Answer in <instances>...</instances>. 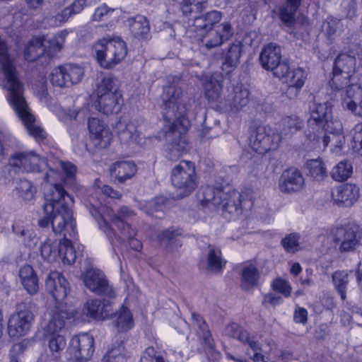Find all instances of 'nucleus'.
I'll use <instances>...</instances> for the list:
<instances>
[{"instance_id": "1", "label": "nucleus", "mask_w": 362, "mask_h": 362, "mask_svg": "<svg viewBox=\"0 0 362 362\" xmlns=\"http://www.w3.org/2000/svg\"><path fill=\"white\" fill-rule=\"evenodd\" d=\"M73 197L59 186L54 187L51 193L46 195V203H44L43 217L38 220V225L42 228L52 226L54 234H63L64 240L59 243V257L64 264L74 263L76 251L68 239L76 235V223L73 218L71 205Z\"/></svg>"}, {"instance_id": "2", "label": "nucleus", "mask_w": 362, "mask_h": 362, "mask_svg": "<svg viewBox=\"0 0 362 362\" xmlns=\"http://www.w3.org/2000/svg\"><path fill=\"white\" fill-rule=\"evenodd\" d=\"M0 86L8 92V100L15 112L25 126L29 134L37 140L47 136L44 129L35 124V118L31 114L23 96V87L18 71L7 53V46L0 38Z\"/></svg>"}, {"instance_id": "3", "label": "nucleus", "mask_w": 362, "mask_h": 362, "mask_svg": "<svg viewBox=\"0 0 362 362\" xmlns=\"http://www.w3.org/2000/svg\"><path fill=\"white\" fill-rule=\"evenodd\" d=\"M161 107L165 119L173 122L165 131L170 158L175 159L187 151L185 133L188 120L185 118L187 107L184 103L181 90L174 86L163 87L160 95Z\"/></svg>"}, {"instance_id": "4", "label": "nucleus", "mask_w": 362, "mask_h": 362, "mask_svg": "<svg viewBox=\"0 0 362 362\" xmlns=\"http://www.w3.org/2000/svg\"><path fill=\"white\" fill-rule=\"evenodd\" d=\"M8 167L18 168L26 173H35L36 179L42 184H49L47 186L48 192L45 194V203H46V195L52 192L54 187L58 185L64 190L62 185L57 182L58 180L62 179L63 175L59 171L49 168L46 160L33 151L13 155L10 159Z\"/></svg>"}, {"instance_id": "5", "label": "nucleus", "mask_w": 362, "mask_h": 362, "mask_svg": "<svg viewBox=\"0 0 362 362\" xmlns=\"http://www.w3.org/2000/svg\"><path fill=\"white\" fill-rule=\"evenodd\" d=\"M241 194L230 185L228 179L202 189V204L210 210L221 208L233 216L242 214Z\"/></svg>"}, {"instance_id": "6", "label": "nucleus", "mask_w": 362, "mask_h": 362, "mask_svg": "<svg viewBox=\"0 0 362 362\" xmlns=\"http://www.w3.org/2000/svg\"><path fill=\"white\" fill-rule=\"evenodd\" d=\"M310 117L308 120V124L313 129L314 134L320 130L325 131L326 134L322 138L323 146L325 148L331 141L335 140L338 144V129L332 121L331 107L326 103H317L313 102L310 105Z\"/></svg>"}, {"instance_id": "7", "label": "nucleus", "mask_w": 362, "mask_h": 362, "mask_svg": "<svg viewBox=\"0 0 362 362\" xmlns=\"http://www.w3.org/2000/svg\"><path fill=\"white\" fill-rule=\"evenodd\" d=\"M208 0H183L181 6L182 14L189 21H192V26L201 33L209 29H214L222 19L223 14L218 11H211L197 16L204 8Z\"/></svg>"}, {"instance_id": "8", "label": "nucleus", "mask_w": 362, "mask_h": 362, "mask_svg": "<svg viewBox=\"0 0 362 362\" xmlns=\"http://www.w3.org/2000/svg\"><path fill=\"white\" fill-rule=\"evenodd\" d=\"M95 107L105 115L117 113L122 107V95L118 90L117 79L112 76H105L98 85Z\"/></svg>"}, {"instance_id": "9", "label": "nucleus", "mask_w": 362, "mask_h": 362, "mask_svg": "<svg viewBox=\"0 0 362 362\" xmlns=\"http://www.w3.org/2000/svg\"><path fill=\"white\" fill-rule=\"evenodd\" d=\"M170 180L177 190V197L182 199L191 194L199 185L194 163L182 160L171 171Z\"/></svg>"}, {"instance_id": "10", "label": "nucleus", "mask_w": 362, "mask_h": 362, "mask_svg": "<svg viewBox=\"0 0 362 362\" xmlns=\"http://www.w3.org/2000/svg\"><path fill=\"white\" fill-rule=\"evenodd\" d=\"M281 140V135L267 126H258L251 129L249 137L250 147L259 154L275 150Z\"/></svg>"}, {"instance_id": "11", "label": "nucleus", "mask_w": 362, "mask_h": 362, "mask_svg": "<svg viewBox=\"0 0 362 362\" xmlns=\"http://www.w3.org/2000/svg\"><path fill=\"white\" fill-rule=\"evenodd\" d=\"M100 209L101 211V216L104 218L105 221L107 223V218H110L111 223L115 226L119 230V233L127 238H131L133 235H136V229L133 228L127 221L135 216V212L130 209L126 206H123L119 208L116 214H112V211L105 206H95L90 204L88 206V210L90 212V209L93 208Z\"/></svg>"}, {"instance_id": "12", "label": "nucleus", "mask_w": 362, "mask_h": 362, "mask_svg": "<svg viewBox=\"0 0 362 362\" xmlns=\"http://www.w3.org/2000/svg\"><path fill=\"white\" fill-rule=\"evenodd\" d=\"M281 47L275 43H269L262 50L259 62L263 69L272 71L274 76L281 78L288 73V64L281 62Z\"/></svg>"}, {"instance_id": "13", "label": "nucleus", "mask_w": 362, "mask_h": 362, "mask_svg": "<svg viewBox=\"0 0 362 362\" xmlns=\"http://www.w3.org/2000/svg\"><path fill=\"white\" fill-rule=\"evenodd\" d=\"M34 315L25 305H18L8 321V332L12 337L24 336L30 331L34 322Z\"/></svg>"}, {"instance_id": "14", "label": "nucleus", "mask_w": 362, "mask_h": 362, "mask_svg": "<svg viewBox=\"0 0 362 362\" xmlns=\"http://www.w3.org/2000/svg\"><path fill=\"white\" fill-rule=\"evenodd\" d=\"M192 325L196 329L198 339L209 361H216L221 358L220 351L215 349V343L209 326L197 313H192Z\"/></svg>"}, {"instance_id": "15", "label": "nucleus", "mask_w": 362, "mask_h": 362, "mask_svg": "<svg viewBox=\"0 0 362 362\" xmlns=\"http://www.w3.org/2000/svg\"><path fill=\"white\" fill-rule=\"evenodd\" d=\"M94 351V339L88 333L74 336L68 348L69 359L71 362H87Z\"/></svg>"}, {"instance_id": "16", "label": "nucleus", "mask_w": 362, "mask_h": 362, "mask_svg": "<svg viewBox=\"0 0 362 362\" xmlns=\"http://www.w3.org/2000/svg\"><path fill=\"white\" fill-rule=\"evenodd\" d=\"M83 74L84 71L81 66L66 64L53 69L50 74V81L54 86L69 87L79 83Z\"/></svg>"}, {"instance_id": "17", "label": "nucleus", "mask_w": 362, "mask_h": 362, "mask_svg": "<svg viewBox=\"0 0 362 362\" xmlns=\"http://www.w3.org/2000/svg\"><path fill=\"white\" fill-rule=\"evenodd\" d=\"M83 282L87 288L98 296L109 298H114L116 296V293L108 279L99 269H88L83 276Z\"/></svg>"}, {"instance_id": "18", "label": "nucleus", "mask_w": 362, "mask_h": 362, "mask_svg": "<svg viewBox=\"0 0 362 362\" xmlns=\"http://www.w3.org/2000/svg\"><path fill=\"white\" fill-rule=\"evenodd\" d=\"M201 44L207 49L218 47L228 40L233 35V28L229 22H223L214 29H209L200 34Z\"/></svg>"}, {"instance_id": "19", "label": "nucleus", "mask_w": 362, "mask_h": 362, "mask_svg": "<svg viewBox=\"0 0 362 362\" xmlns=\"http://www.w3.org/2000/svg\"><path fill=\"white\" fill-rule=\"evenodd\" d=\"M90 214L96 220L99 228L105 233L112 245L119 246L121 245L125 240H128L129 243V246L132 249L136 251H139L141 250L142 244L139 240L134 238L136 235H133L131 238H127L122 235L121 234L120 235H117L114 229L109 225L108 223L105 221L104 218L101 216V211L100 209L93 207V210L90 209Z\"/></svg>"}, {"instance_id": "20", "label": "nucleus", "mask_w": 362, "mask_h": 362, "mask_svg": "<svg viewBox=\"0 0 362 362\" xmlns=\"http://www.w3.org/2000/svg\"><path fill=\"white\" fill-rule=\"evenodd\" d=\"M120 142L127 147L132 148L137 145L146 144V141L142 142V137L138 130L136 121H130L122 118L115 125Z\"/></svg>"}, {"instance_id": "21", "label": "nucleus", "mask_w": 362, "mask_h": 362, "mask_svg": "<svg viewBox=\"0 0 362 362\" xmlns=\"http://www.w3.org/2000/svg\"><path fill=\"white\" fill-rule=\"evenodd\" d=\"M88 127L93 144L98 148H107L111 141L112 134L107 125L97 117L88 119Z\"/></svg>"}, {"instance_id": "22", "label": "nucleus", "mask_w": 362, "mask_h": 362, "mask_svg": "<svg viewBox=\"0 0 362 362\" xmlns=\"http://www.w3.org/2000/svg\"><path fill=\"white\" fill-rule=\"evenodd\" d=\"M69 283L61 273L57 271L51 272L45 279V286L52 297L60 304L67 296Z\"/></svg>"}, {"instance_id": "23", "label": "nucleus", "mask_w": 362, "mask_h": 362, "mask_svg": "<svg viewBox=\"0 0 362 362\" xmlns=\"http://www.w3.org/2000/svg\"><path fill=\"white\" fill-rule=\"evenodd\" d=\"M83 313L93 319L104 320L109 319V317L112 315L113 310L110 301L91 299L84 304Z\"/></svg>"}, {"instance_id": "24", "label": "nucleus", "mask_w": 362, "mask_h": 362, "mask_svg": "<svg viewBox=\"0 0 362 362\" xmlns=\"http://www.w3.org/2000/svg\"><path fill=\"white\" fill-rule=\"evenodd\" d=\"M304 185V178L296 168L285 170L279 180V189L284 192H293L300 190Z\"/></svg>"}, {"instance_id": "25", "label": "nucleus", "mask_w": 362, "mask_h": 362, "mask_svg": "<svg viewBox=\"0 0 362 362\" xmlns=\"http://www.w3.org/2000/svg\"><path fill=\"white\" fill-rule=\"evenodd\" d=\"M94 51L98 62L104 69H112L117 65L109 39L103 38L97 42Z\"/></svg>"}, {"instance_id": "26", "label": "nucleus", "mask_w": 362, "mask_h": 362, "mask_svg": "<svg viewBox=\"0 0 362 362\" xmlns=\"http://www.w3.org/2000/svg\"><path fill=\"white\" fill-rule=\"evenodd\" d=\"M71 317V313L63 310L59 305L49 313V319L44 327L45 335L61 334L65 327V320Z\"/></svg>"}, {"instance_id": "27", "label": "nucleus", "mask_w": 362, "mask_h": 362, "mask_svg": "<svg viewBox=\"0 0 362 362\" xmlns=\"http://www.w3.org/2000/svg\"><path fill=\"white\" fill-rule=\"evenodd\" d=\"M345 107L356 116L362 117V88L357 84H352L346 90Z\"/></svg>"}, {"instance_id": "28", "label": "nucleus", "mask_w": 362, "mask_h": 362, "mask_svg": "<svg viewBox=\"0 0 362 362\" xmlns=\"http://www.w3.org/2000/svg\"><path fill=\"white\" fill-rule=\"evenodd\" d=\"M226 333L241 343L248 345L253 351L260 350V344L255 337L250 336L247 330L237 323L228 325L226 328Z\"/></svg>"}, {"instance_id": "29", "label": "nucleus", "mask_w": 362, "mask_h": 362, "mask_svg": "<svg viewBox=\"0 0 362 362\" xmlns=\"http://www.w3.org/2000/svg\"><path fill=\"white\" fill-rule=\"evenodd\" d=\"M343 237L341 240V250L351 251L356 248L362 238V232L354 223H350L343 228Z\"/></svg>"}, {"instance_id": "30", "label": "nucleus", "mask_w": 362, "mask_h": 362, "mask_svg": "<svg viewBox=\"0 0 362 362\" xmlns=\"http://www.w3.org/2000/svg\"><path fill=\"white\" fill-rule=\"evenodd\" d=\"M110 171L119 182H124L135 175L137 167L133 161L122 160L112 164Z\"/></svg>"}, {"instance_id": "31", "label": "nucleus", "mask_w": 362, "mask_h": 362, "mask_svg": "<svg viewBox=\"0 0 362 362\" xmlns=\"http://www.w3.org/2000/svg\"><path fill=\"white\" fill-rule=\"evenodd\" d=\"M242 47L240 42H236L231 44L224 52L222 69L226 74H230L239 64Z\"/></svg>"}, {"instance_id": "32", "label": "nucleus", "mask_w": 362, "mask_h": 362, "mask_svg": "<svg viewBox=\"0 0 362 362\" xmlns=\"http://www.w3.org/2000/svg\"><path fill=\"white\" fill-rule=\"evenodd\" d=\"M12 230L17 240L28 247H35L38 241L35 232L25 227L20 221H14Z\"/></svg>"}, {"instance_id": "33", "label": "nucleus", "mask_w": 362, "mask_h": 362, "mask_svg": "<svg viewBox=\"0 0 362 362\" xmlns=\"http://www.w3.org/2000/svg\"><path fill=\"white\" fill-rule=\"evenodd\" d=\"M109 318L113 319L114 326L119 332H126L133 328L134 320L130 310L124 305L113 312Z\"/></svg>"}, {"instance_id": "34", "label": "nucleus", "mask_w": 362, "mask_h": 362, "mask_svg": "<svg viewBox=\"0 0 362 362\" xmlns=\"http://www.w3.org/2000/svg\"><path fill=\"white\" fill-rule=\"evenodd\" d=\"M19 278L28 293L33 295L38 291V279L31 266L28 264L23 266L19 270Z\"/></svg>"}, {"instance_id": "35", "label": "nucleus", "mask_w": 362, "mask_h": 362, "mask_svg": "<svg viewBox=\"0 0 362 362\" xmlns=\"http://www.w3.org/2000/svg\"><path fill=\"white\" fill-rule=\"evenodd\" d=\"M249 91L246 88L236 87L233 93L223 98L226 107L231 110H238L247 105L249 101Z\"/></svg>"}, {"instance_id": "36", "label": "nucleus", "mask_w": 362, "mask_h": 362, "mask_svg": "<svg viewBox=\"0 0 362 362\" xmlns=\"http://www.w3.org/2000/svg\"><path fill=\"white\" fill-rule=\"evenodd\" d=\"M130 32L139 40L146 39L150 31V25L147 18L141 15L128 19Z\"/></svg>"}, {"instance_id": "37", "label": "nucleus", "mask_w": 362, "mask_h": 362, "mask_svg": "<svg viewBox=\"0 0 362 362\" xmlns=\"http://www.w3.org/2000/svg\"><path fill=\"white\" fill-rule=\"evenodd\" d=\"M127 357L124 341L120 339L112 344L111 349L104 356L103 362H125Z\"/></svg>"}, {"instance_id": "38", "label": "nucleus", "mask_w": 362, "mask_h": 362, "mask_svg": "<svg viewBox=\"0 0 362 362\" xmlns=\"http://www.w3.org/2000/svg\"><path fill=\"white\" fill-rule=\"evenodd\" d=\"M45 54L46 49L40 37L33 38L25 49V58L29 62H34Z\"/></svg>"}, {"instance_id": "39", "label": "nucleus", "mask_w": 362, "mask_h": 362, "mask_svg": "<svg viewBox=\"0 0 362 362\" xmlns=\"http://www.w3.org/2000/svg\"><path fill=\"white\" fill-rule=\"evenodd\" d=\"M206 98L213 102L223 103L221 98L222 84L214 76L207 80L204 85Z\"/></svg>"}, {"instance_id": "40", "label": "nucleus", "mask_w": 362, "mask_h": 362, "mask_svg": "<svg viewBox=\"0 0 362 362\" xmlns=\"http://www.w3.org/2000/svg\"><path fill=\"white\" fill-rule=\"evenodd\" d=\"M206 262L208 269L213 272H220L226 264L222 259L221 250L214 246L209 247Z\"/></svg>"}, {"instance_id": "41", "label": "nucleus", "mask_w": 362, "mask_h": 362, "mask_svg": "<svg viewBox=\"0 0 362 362\" xmlns=\"http://www.w3.org/2000/svg\"><path fill=\"white\" fill-rule=\"evenodd\" d=\"M281 78H285V81L289 86L288 90H292L293 88H296V90H298L303 86L306 76L302 69H294L292 71H290L289 69L288 73Z\"/></svg>"}, {"instance_id": "42", "label": "nucleus", "mask_w": 362, "mask_h": 362, "mask_svg": "<svg viewBox=\"0 0 362 362\" xmlns=\"http://www.w3.org/2000/svg\"><path fill=\"white\" fill-rule=\"evenodd\" d=\"M259 272L256 267L250 264L242 269L241 286L244 290H249L254 287L259 279Z\"/></svg>"}, {"instance_id": "43", "label": "nucleus", "mask_w": 362, "mask_h": 362, "mask_svg": "<svg viewBox=\"0 0 362 362\" xmlns=\"http://www.w3.org/2000/svg\"><path fill=\"white\" fill-rule=\"evenodd\" d=\"M59 243L47 238L40 245V255L48 262L57 260L59 257Z\"/></svg>"}, {"instance_id": "44", "label": "nucleus", "mask_w": 362, "mask_h": 362, "mask_svg": "<svg viewBox=\"0 0 362 362\" xmlns=\"http://www.w3.org/2000/svg\"><path fill=\"white\" fill-rule=\"evenodd\" d=\"M359 197V188L354 184L346 183L341 185V204L351 206Z\"/></svg>"}, {"instance_id": "45", "label": "nucleus", "mask_w": 362, "mask_h": 362, "mask_svg": "<svg viewBox=\"0 0 362 362\" xmlns=\"http://www.w3.org/2000/svg\"><path fill=\"white\" fill-rule=\"evenodd\" d=\"M302 121L296 115L284 118L281 124V136H286L295 134L302 128Z\"/></svg>"}, {"instance_id": "46", "label": "nucleus", "mask_w": 362, "mask_h": 362, "mask_svg": "<svg viewBox=\"0 0 362 362\" xmlns=\"http://www.w3.org/2000/svg\"><path fill=\"white\" fill-rule=\"evenodd\" d=\"M48 337V347L52 357L60 358L62 352L66 346V341L62 334L46 335Z\"/></svg>"}, {"instance_id": "47", "label": "nucleus", "mask_w": 362, "mask_h": 362, "mask_svg": "<svg viewBox=\"0 0 362 362\" xmlns=\"http://www.w3.org/2000/svg\"><path fill=\"white\" fill-rule=\"evenodd\" d=\"M69 32L67 30H63L49 40V49L46 50V54L51 57L59 52Z\"/></svg>"}, {"instance_id": "48", "label": "nucleus", "mask_w": 362, "mask_h": 362, "mask_svg": "<svg viewBox=\"0 0 362 362\" xmlns=\"http://www.w3.org/2000/svg\"><path fill=\"white\" fill-rule=\"evenodd\" d=\"M165 198L158 197L156 199L141 202L139 209L146 214L153 216L156 212H163L165 209Z\"/></svg>"}, {"instance_id": "49", "label": "nucleus", "mask_w": 362, "mask_h": 362, "mask_svg": "<svg viewBox=\"0 0 362 362\" xmlns=\"http://www.w3.org/2000/svg\"><path fill=\"white\" fill-rule=\"evenodd\" d=\"M109 42L112 44L113 56L117 64H118L125 58L127 54V45L119 37L109 39Z\"/></svg>"}, {"instance_id": "50", "label": "nucleus", "mask_w": 362, "mask_h": 362, "mask_svg": "<svg viewBox=\"0 0 362 362\" xmlns=\"http://www.w3.org/2000/svg\"><path fill=\"white\" fill-rule=\"evenodd\" d=\"M298 9L283 4L279 8V18L287 27L291 28L296 23V15Z\"/></svg>"}, {"instance_id": "51", "label": "nucleus", "mask_w": 362, "mask_h": 362, "mask_svg": "<svg viewBox=\"0 0 362 362\" xmlns=\"http://www.w3.org/2000/svg\"><path fill=\"white\" fill-rule=\"evenodd\" d=\"M307 168L310 176L317 180H322L326 175V168L320 159L308 161Z\"/></svg>"}, {"instance_id": "52", "label": "nucleus", "mask_w": 362, "mask_h": 362, "mask_svg": "<svg viewBox=\"0 0 362 362\" xmlns=\"http://www.w3.org/2000/svg\"><path fill=\"white\" fill-rule=\"evenodd\" d=\"M16 189L19 195L25 200H31L36 192L35 187L28 180L22 179L18 182Z\"/></svg>"}, {"instance_id": "53", "label": "nucleus", "mask_w": 362, "mask_h": 362, "mask_svg": "<svg viewBox=\"0 0 362 362\" xmlns=\"http://www.w3.org/2000/svg\"><path fill=\"white\" fill-rule=\"evenodd\" d=\"M71 17L67 7L54 15L50 14L45 18L46 23L52 27H58L66 23Z\"/></svg>"}, {"instance_id": "54", "label": "nucleus", "mask_w": 362, "mask_h": 362, "mask_svg": "<svg viewBox=\"0 0 362 362\" xmlns=\"http://www.w3.org/2000/svg\"><path fill=\"white\" fill-rule=\"evenodd\" d=\"M299 239L298 233H290L281 240V244L287 252L294 253L300 250Z\"/></svg>"}, {"instance_id": "55", "label": "nucleus", "mask_w": 362, "mask_h": 362, "mask_svg": "<svg viewBox=\"0 0 362 362\" xmlns=\"http://www.w3.org/2000/svg\"><path fill=\"white\" fill-rule=\"evenodd\" d=\"M115 11V8H110L105 4H103L95 9L91 16V21L98 22L107 21L112 18Z\"/></svg>"}, {"instance_id": "56", "label": "nucleus", "mask_w": 362, "mask_h": 362, "mask_svg": "<svg viewBox=\"0 0 362 362\" xmlns=\"http://www.w3.org/2000/svg\"><path fill=\"white\" fill-rule=\"evenodd\" d=\"M351 147L354 152L362 156V122L356 124L352 130Z\"/></svg>"}, {"instance_id": "57", "label": "nucleus", "mask_w": 362, "mask_h": 362, "mask_svg": "<svg viewBox=\"0 0 362 362\" xmlns=\"http://www.w3.org/2000/svg\"><path fill=\"white\" fill-rule=\"evenodd\" d=\"M272 288L274 291L281 293L286 298L291 296V286L286 280L280 278L274 280L272 283Z\"/></svg>"}, {"instance_id": "58", "label": "nucleus", "mask_w": 362, "mask_h": 362, "mask_svg": "<svg viewBox=\"0 0 362 362\" xmlns=\"http://www.w3.org/2000/svg\"><path fill=\"white\" fill-rule=\"evenodd\" d=\"M140 362H165V361L154 348L148 347L141 355Z\"/></svg>"}, {"instance_id": "59", "label": "nucleus", "mask_w": 362, "mask_h": 362, "mask_svg": "<svg viewBox=\"0 0 362 362\" xmlns=\"http://www.w3.org/2000/svg\"><path fill=\"white\" fill-rule=\"evenodd\" d=\"M341 62H346L345 66L341 69V74L343 72L350 74L354 71L356 59L354 56L341 53Z\"/></svg>"}, {"instance_id": "60", "label": "nucleus", "mask_w": 362, "mask_h": 362, "mask_svg": "<svg viewBox=\"0 0 362 362\" xmlns=\"http://www.w3.org/2000/svg\"><path fill=\"white\" fill-rule=\"evenodd\" d=\"M59 165L66 180H72L76 172V167L70 162L60 161Z\"/></svg>"}, {"instance_id": "61", "label": "nucleus", "mask_w": 362, "mask_h": 362, "mask_svg": "<svg viewBox=\"0 0 362 362\" xmlns=\"http://www.w3.org/2000/svg\"><path fill=\"white\" fill-rule=\"evenodd\" d=\"M180 235V233L178 230H175L173 228H168L163 231L159 235V240L163 243L165 241L168 243L173 242L178 235Z\"/></svg>"}, {"instance_id": "62", "label": "nucleus", "mask_w": 362, "mask_h": 362, "mask_svg": "<svg viewBox=\"0 0 362 362\" xmlns=\"http://www.w3.org/2000/svg\"><path fill=\"white\" fill-rule=\"evenodd\" d=\"M353 173V165L351 161L344 160L341 161V181L346 180Z\"/></svg>"}, {"instance_id": "63", "label": "nucleus", "mask_w": 362, "mask_h": 362, "mask_svg": "<svg viewBox=\"0 0 362 362\" xmlns=\"http://www.w3.org/2000/svg\"><path fill=\"white\" fill-rule=\"evenodd\" d=\"M293 320L296 323L305 324L308 320V311L300 307H296L293 314Z\"/></svg>"}, {"instance_id": "64", "label": "nucleus", "mask_w": 362, "mask_h": 362, "mask_svg": "<svg viewBox=\"0 0 362 362\" xmlns=\"http://www.w3.org/2000/svg\"><path fill=\"white\" fill-rule=\"evenodd\" d=\"M98 187V189L105 196L109 197L112 199H119L121 197L122 194L119 192L115 190L111 187L103 185L102 186L95 184Z\"/></svg>"}]
</instances>
